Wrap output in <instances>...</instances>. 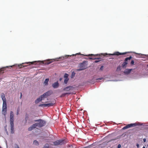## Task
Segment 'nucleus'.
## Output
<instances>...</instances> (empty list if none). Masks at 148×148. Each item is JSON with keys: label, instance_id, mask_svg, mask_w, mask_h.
Segmentation results:
<instances>
[{"label": "nucleus", "instance_id": "obj_41", "mask_svg": "<svg viewBox=\"0 0 148 148\" xmlns=\"http://www.w3.org/2000/svg\"><path fill=\"white\" fill-rule=\"evenodd\" d=\"M102 79V78H99L98 79H100V80H101Z\"/></svg>", "mask_w": 148, "mask_h": 148}, {"label": "nucleus", "instance_id": "obj_10", "mask_svg": "<svg viewBox=\"0 0 148 148\" xmlns=\"http://www.w3.org/2000/svg\"><path fill=\"white\" fill-rule=\"evenodd\" d=\"M68 76L69 75L68 74H65L64 77V82L65 84H66L69 80V79L68 78Z\"/></svg>", "mask_w": 148, "mask_h": 148}, {"label": "nucleus", "instance_id": "obj_3", "mask_svg": "<svg viewBox=\"0 0 148 148\" xmlns=\"http://www.w3.org/2000/svg\"><path fill=\"white\" fill-rule=\"evenodd\" d=\"M14 114L12 111H10V124L11 131L10 133L11 134H13L14 132Z\"/></svg>", "mask_w": 148, "mask_h": 148}, {"label": "nucleus", "instance_id": "obj_33", "mask_svg": "<svg viewBox=\"0 0 148 148\" xmlns=\"http://www.w3.org/2000/svg\"><path fill=\"white\" fill-rule=\"evenodd\" d=\"M103 66H101L100 69V70L101 71L103 69Z\"/></svg>", "mask_w": 148, "mask_h": 148}, {"label": "nucleus", "instance_id": "obj_36", "mask_svg": "<svg viewBox=\"0 0 148 148\" xmlns=\"http://www.w3.org/2000/svg\"><path fill=\"white\" fill-rule=\"evenodd\" d=\"M22 93L21 92V94H20V99H21L22 98Z\"/></svg>", "mask_w": 148, "mask_h": 148}, {"label": "nucleus", "instance_id": "obj_30", "mask_svg": "<svg viewBox=\"0 0 148 148\" xmlns=\"http://www.w3.org/2000/svg\"><path fill=\"white\" fill-rule=\"evenodd\" d=\"M33 129H34L31 126L30 127H29L28 128V130L29 131H32Z\"/></svg>", "mask_w": 148, "mask_h": 148}, {"label": "nucleus", "instance_id": "obj_26", "mask_svg": "<svg viewBox=\"0 0 148 148\" xmlns=\"http://www.w3.org/2000/svg\"><path fill=\"white\" fill-rule=\"evenodd\" d=\"M43 148H49V146L48 144H45Z\"/></svg>", "mask_w": 148, "mask_h": 148}, {"label": "nucleus", "instance_id": "obj_37", "mask_svg": "<svg viewBox=\"0 0 148 148\" xmlns=\"http://www.w3.org/2000/svg\"><path fill=\"white\" fill-rule=\"evenodd\" d=\"M143 141L144 142H145L146 141V139L144 138L143 139Z\"/></svg>", "mask_w": 148, "mask_h": 148}, {"label": "nucleus", "instance_id": "obj_48", "mask_svg": "<svg viewBox=\"0 0 148 148\" xmlns=\"http://www.w3.org/2000/svg\"><path fill=\"white\" fill-rule=\"evenodd\" d=\"M1 80V79H0V80Z\"/></svg>", "mask_w": 148, "mask_h": 148}, {"label": "nucleus", "instance_id": "obj_15", "mask_svg": "<svg viewBox=\"0 0 148 148\" xmlns=\"http://www.w3.org/2000/svg\"><path fill=\"white\" fill-rule=\"evenodd\" d=\"M132 69H126L124 71V73L125 74L128 75L130 73Z\"/></svg>", "mask_w": 148, "mask_h": 148}, {"label": "nucleus", "instance_id": "obj_39", "mask_svg": "<svg viewBox=\"0 0 148 148\" xmlns=\"http://www.w3.org/2000/svg\"><path fill=\"white\" fill-rule=\"evenodd\" d=\"M62 79V78H60L59 80H60V81H61Z\"/></svg>", "mask_w": 148, "mask_h": 148}, {"label": "nucleus", "instance_id": "obj_13", "mask_svg": "<svg viewBox=\"0 0 148 148\" xmlns=\"http://www.w3.org/2000/svg\"><path fill=\"white\" fill-rule=\"evenodd\" d=\"M59 84L58 82H55L52 84V86L54 88H57L59 86Z\"/></svg>", "mask_w": 148, "mask_h": 148}, {"label": "nucleus", "instance_id": "obj_22", "mask_svg": "<svg viewBox=\"0 0 148 148\" xmlns=\"http://www.w3.org/2000/svg\"><path fill=\"white\" fill-rule=\"evenodd\" d=\"M70 93H63L62 94V95L60 96V97H64L66 94H70Z\"/></svg>", "mask_w": 148, "mask_h": 148}, {"label": "nucleus", "instance_id": "obj_38", "mask_svg": "<svg viewBox=\"0 0 148 148\" xmlns=\"http://www.w3.org/2000/svg\"><path fill=\"white\" fill-rule=\"evenodd\" d=\"M5 131H6V132L7 133V134H8V132L7 131V130L6 129H5Z\"/></svg>", "mask_w": 148, "mask_h": 148}, {"label": "nucleus", "instance_id": "obj_17", "mask_svg": "<svg viewBox=\"0 0 148 148\" xmlns=\"http://www.w3.org/2000/svg\"><path fill=\"white\" fill-rule=\"evenodd\" d=\"M29 62H27V63H25V64H27ZM24 64V63H23L21 64H20V65H18V67L20 68H22V67H25V66H25L23 65V64Z\"/></svg>", "mask_w": 148, "mask_h": 148}, {"label": "nucleus", "instance_id": "obj_24", "mask_svg": "<svg viewBox=\"0 0 148 148\" xmlns=\"http://www.w3.org/2000/svg\"><path fill=\"white\" fill-rule=\"evenodd\" d=\"M31 126L33 129L35 128L36 127L38 126L37 123L33 124Z\"/></svg>", "mask_w": 148, "mask_h": 148}, {"label": "nucleus", "instance_id": "obj_32", "mask_svg": "<svg viewBox=\"0 0 148 148\" xmlns=\"http://www.w3.org/2000/svg\"><path fill=\"white\" fill-rule=\"evenodd\" d=\"M134 64V61L133 60H132L131 62V64L132 65H133Z\"/></svg>", "mask_w": 148, "mask_h": 148}, {"label": "nucleus", "instance_id": "obj_45", "mask_svg": "<svg viewBox=\"0 0 148 148\" xmlns=\"http://www.w3.org/2000/svg\"><path fill=\"white\" fill-rule=\"evenodd\" d=\"M47 101L46 102H45V103H47Z\"/></svg>", "mask_w": 148, "mask_h": 148}, {"label": "nucleus", "instance_id": "obj_9", "mask_svg": "<svg viewBox=\"0 0 148 148\" xmlns=\"http://www.w3.org/2000/svg\"><path fill=\"white\" fill-rule=\"evenodd\" d=\"M52 92L51 91H49L43 94L42 95V96L45 99L48 96L51 95L52 94Z\"/></svg>", "mask_w": 148, "mask_h": 148}, {"label": "nucleus", "instance_id": "obj_19", "mask_svg": "<svg viewBox=\"0 0 148 148\" xmlns=\"http://www.w3.org/2000/svg\"><path fill=\"white\" fill-rule=\"evenodd\" d=\"M39 62H40V64H43L44 63L42 61H35V62H29V63H31V64H33V63H36V64L37 63H38Z\"/></svg>", "mask_w": 148, "mask_h": 148}, {"label": "nucleus", "instance_id": "obj_8", "mask_svg": "<svg viewBox=\"0 0 148 148\" xmlns=\"http://www.w3.org/2000/svg\"><path fill=\"white\" fill-rule=\"evenodd\" d=\"M79 69L78 70L81 71L86 69L87 68V67L85 65V63L83 62V63L79 64Z\"/></svg>", "mask_w": 148, "mask_h": 148}, {"label": "nucleus", "instance_id": "obj_23", "mask_svg": "<svg viewBox=\"0 0 148 148\" xmlns=\"http://www.w3.org/2000/svg\"><path fill=\"white\" fill-rule=\"evenodd\" d=\"M52 62V60H48L47 62L45 63V64H49L50 63H51Z\"/></svg>", "mask_w": 148, "mask_h": 148}, {"label": "nucleus", "instance_id": "obj_7", "mask_svg": "<svg viewBox=\"0 0 148 148\" xmlns=\"http://www.w3.org/2000/svg\"><path fill=\"white\" fill-rule=\"evenodd\" d=\"M139 125L138 124H137L136 123L129 124L127 125L126 126L122 128V129L123 130H124L126 129H127L129 128L132 127H135L136 125Z\"/></svg>", "mask_w": 148, "mask_h": 148}, {"label": "nucleus", "instance_id": "obj_4", "mask_svg": "<svg viewBox=\"0 0 148 148\" xmlns=\"http://www.w3.org/2000/svg\"><path fill=\"white\" fill-rule=\"evenodd\" d=\"M67 143L64 140H58L53 142V145L55 146L62 145L65 144Z\"/></svg>", "mask_w": 148, "mask_h": 148}, {"label": "nucleus", "instance_id": "obj_6", "mask_svg": "<svg viewBox=\"0 0 148 148\" xmlns=\"http://www.w3.org/2000/svg\"><path fill=\"white\" fill-rule=\"evenodd\" d=\"M132 58V57L131 56L126 58L124 62L121 65L122 67L123 68H126L128 64V62Z\"/></svg>", "mask_w": 148, "mask_h": 148}, {"label": "nucleus", "instance_id": "obj_12", "mask_svg": "<svg viewBox=\"0 0 148 148\" xmlns=\"http://www.w3.org/2000/svg\"><path fill=\"white\" fill-rule=\"evenodd\" d=\"M126 53H119V52H115L113 54H109L108 55H109L119 56V55H123L125 54Z\"/></svg>", "mask_w": 148, "mask_h": 148}, {"label": "nucleus", "instance_id": "obj_31", "mask_svg": "<svg viewBox=\"0 0 148 148\" xmlns=\"http://www.w3.org/2000/svg\"><path fill=\"white\" fill-rule=\"evenodd\" d=\"M28 118V115H27V114H26V117L25 118V120L26 121H27V120Z\"/></svg>", "mask_w": 148, "mask_h": 148}, {"label": "nucleus", "instance_id": "obj_46", "mask_svg": "<svg viewBox=\"0 0 148 148\" xmlns=\"http://www.w3.org/2000/svg\"><path fill=\"white\" fill-rule=\"evenodd\" d=\"M0 148H2L0 146Z\"/></svg>", "mask_w": 148, "mask_h": 148}, {"label": "nucleus", "instance_id": "obj_5", "mask_svg": "<svg viewBox=\"0 0 148 148\" xmlns=\"http://www.w3.org/2000/svg\"><path fill=\"white\" fill-rule=\"evenodd\" d=\"M35 121L38 122V123H37L38 126L39 127H41L44 126L46 123L45 121L41 119L35 120Z\"/></svg>", "mask_w": 148, "mask_h": 148}, {"label": "nucleus", "instance_id": "obj_20", "mask_svg": "<svg viewBox=\"0 0 148 148\" xmlns=\"http://www.w3.org/2000/svg\"><path fill=\"white\" fill-rule=\"evenodd\" d=\"M5 68H2L0 69V74H3L4 73V71L5 70Z\"/></svg>", "mask_w": 148, "mask_h": 148}, {"label": "nucleus", "instance_id": "obj_43", "mask_svg": "<svg viewBox=\"0 0 148 148\" xmlns=\"http://www.w3.org/2000/svg\"><path fill=\"white\" fill-rule=\"evenodd\" d=\"M143 148H145V147L144 146V147H143Z\"/></svg>", "mask_w": 148, "mask_h": 148}, {"label": "nucleus", "instance_id": "obj_40", "mask_svg": "<svg viewBox=\"0 0 148 148\" xmlns=\"http://www.w3.org/2000/svg\"><path fill=\"white\" fill-rule=\"evenodd\" d=\"M76 55H81L80 53H77Z\"/></svg>", "mask_w": 148, "mask_h": 148}, {"label": "nucleus", "instance_id": "obj_44", "mask_svg": "<svg viewBox=\"0 0 148 148\" xmlns=\"http://www.w3.org/2000/svg\"><path fill=\"white\" fill-rule=\"evenodd\" d=\"M69 56V55H68L67 56Z\"/></svg>", "mask_w": 148, "mask_h": 148}, {"label": "nucleus", "instance_id": "obj_18", "mask_svg": "<svg viewBox=\"0 0 148 148\" xmlns=\"http://www.w3.org/2000/svg\"><path fill=\"white\" fill-rule=\"evenodd\" d=\"M49 81V79L47 78L45 79V80L44 82V84L45 85H47L48 84V82Z\"/></svg>", "mask_w": 148, "mask_h": 148}, {"label": "nucleus", "instance_id": "obj_25", "mask_svg": "<svg viewBox=\"0 0 148 148\" xmlns=\"http://www.w3.org/2000/svg\"><path fill=\"white\" fill-rule=\"evenodd\" d=\"M75 73L74 72H72L71 75V78H73V77H74L75 76Z\"/></svg>", "mask_w": 148, "mask_h": 148}, {"label": "nucleus", "instance_id": "obj_34", "mask_svg": "<svg viewBox=\"0 0 148 148\" xmlns=\"http://www.w3.org/2000/svg\"><path fill=\"white\" fill-rule=\"evenodd\" d=\"M15 148H19L18 146L17 145H16L15 146Z\"/></svg>", "mask_w": 148, "mask_h": 148}, {"label": "nucleus", "instance_id": "obj_11", "mask_svg": "<svg viewBox=\"0 0 148 148\" xmlns=\"http://www.w3.org/2000/svg\"><path fill=\"white\" fill-rule=\"evenodd\" d=\"M44 99L42 95H41L38 98H37L35 101V103L37 104L41 101L42 100Z\"/></svg>", "mask_w": 148, "mask_h": 148}, {"label": "nucleus", "instance_id": "obj_1", "mask_svg": "<svg viewBox=\"0 0 148 148\" xmlns=\"http://www.w3.org/2000/svg\"><path fill=\"white\" fill-rule=\"evenodd\" d=\"M1 97L3 101L2 114L5 117L6 115L7 114V105L5 95L4 93H1Z\"/></svg>", "mask_w": 148, "mask_h": 148}, {"label": "nucleus", "instance_id": "obj_27", "mask_svg": "<svg viewBox=\"0 0 148 148\" xmlns=\"http://www.w3.org/2000/svg\"><path fill=\"white\" fill-rule=\"evenodd\" d=\"M121 66H118L117 67L116 70L117 71H120L121 70Z\"/></svg>", "mask_w": 148, "mask_h": 148}, {"label": "nucleus", "instance_id": "obj_29", "mask_svg": "<svg viewBox=\"0 0 148 148\" xmlns=\"http://www.w3.org/2000/svg\"><path fill=\"white\" fill-rule=\"evenodd\" d=\"M40 107H45V104H40L38 106Z\"/></svg>", "mask_w": 148, "mask_h": 148}, {"label": "nucleus", "instance_id": "obj_28", "mask_svg": "<svg viewBox=\"0 0 148 148\" xmlns=\"http://www.w3.org/2000/svg\"><path fill=\"white\" fill-rule=\"evenodd\" d=\"M20 110V108H19L18 107L17 109L16 110V114L17 115H18L19 114V112Z\"/></svg>", "mask_w": 148, "mask_h": 148}, {"label": "nucleus", "instance_id": "obj_21", "mask_svg": "<svg viewBox=\"0 0 148 148\" xmlns=\"http://www.w3.org/2000/svg\"><path fill=\"white\" fill-rule=\"evenodd\" d=\"M33 144L36 146H38L39 145L38 142L36 140H34Z\"/></svg>", "mask_w": 148, "mask_h": 148}, {"label": "nucleus", "instance_id": "obj_42", "mask_svg": "<svg viewBox=\"0 0 148 148\" xmlns=\"http://www.w3.org/2000/svg\"><path fill=\"white\" fill-rule=\"evenodd\" d=\"M137 147H138V146H139V145H138V144H137Z\"/></svg>", "mask_w": 148, "mask_h": 148}, {"label": "nucleus", "instance_id": "obj_16", "mask_svg": "<svg viewBox=\"0 0 148 148\" xmlns=\"http://www.w3.org/2000/svg\"><path fill=\"white\" fill-rule=\"evenodd\" d=\"M54 104L55 103H49L45 104V107H49L53 106Z\"/></svg>", "mask_w": 148, "mask_h": 148}, {"label": "nucleus", "instance_id": "obj_47", "mask_svg": "<svg viewBox=\"0 0 148 148\" xmlns=\"http://www.w3.org/2000/svg\"><path fill=\"white\" fill-rule=\"evenodd\" d=\"M147 66L148 67V64L147 65Z\"/></svg>", "mask_w": 148, "mask_h": 148}, {"label": "nucleus", "instance_id": "obj_35", "mask_svg": "<svg viewBox=\"0 0 148 148\" xmlns=\"http://www.w3.org/2000/svg\"><path fill=\"white\" fill-rule=\"evenodd\" d=\"M121 147V145L120 144H119L118 145L117 148H120Z\"/></svg>", "mask_w": 148, "mask_h": 148}, {"label": "nucleus", "instance_id": "obj_14", "mask_svg": "<svg viewBox=\"0 0 148 148\" xmlns=\"http://www.w3.org/2000/svg\"><path fill=\"white\" fill-rule=\"evenodd\" d=\"M73 88V87L72 86H69L64 88L63 89V90L68 91H69L70 90H71Z\"/></svg>", "mask_w": 148, "mask_h": 148}, {"label": "nucleus", "instance_id": "obj_2", "mask_svg": "<svg viewBox=\"0 0 148 148\" xmlns=\"http://www.w3.org/2000/svg\"><path fill=\"white\" fill-rule=\"evenodd\" d=\"M108 55L107 53L104 54H102L100 55L99 54H96L94 55L93 54H89V55H82L88 56H91V57H89V58L90 60H95V59H98V60H96L95 61V63H97L99 62H100L101 60H99V59H101L102 58L101 57L102 56H106L107 55Z\"/></svg>", "mask_w": 148, "mask_h": 148}]
</instances>
